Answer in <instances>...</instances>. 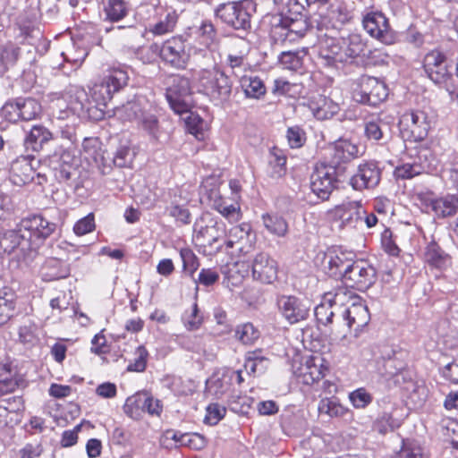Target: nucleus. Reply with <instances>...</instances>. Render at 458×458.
Listing matches in <instances>:
<instances>
[{
	"label": "nucleus",
	"mask_w": 458,
	"mask_h": 458,
	"mask_svg": "<svg viewBox=\"0 0 458 458\" xmlns=\"http://www.w3.org/2000/svg\"><path fill=\"white\" fill-rule=\"evenodd\" d=\"M194 80L199 92L215 105H223L232 95L233 82L229 76L217 66L198 71Z\"/></svg>",
	"instance_id": "f257e3e1"
},
{
	"label": "nucleus",
	"mask_w": 458,
	"mask_h": 458,
	"mask_svg": "<svg viewBox=\"0 0 458 458\" xmlns=\"http://www.w3.org/2000/svg\"><path fill=\"white\" fill-rule=\"evenodd\" d=\"M165 98L170 107L175 114H187L184 118L189 126L191 133L197 132V126H191V120L201 122L198 116L192 117L191 109L192 107L191 89L190 80L184 76L174 75L171 78V82L166 89Z\"/></svg>",
	"instance_id": "f03ea898"
},
{
	"label": "nucleus",
	"mask_w": 458,
	"mask_h": 458,
	"mask_svg": "<svg viewBox=\"0 0 458 458\" xmlns=\"http://www.w3.org/2000/svg\"><path fill=\"white\" fill-rule=\"evenodd\" d=\"M256 12L252 0H241L219 4L215 15L223 23L236 30L247 31L251 28V17Z\"/></svg>",
	"instance_id": "7ed1b4c3"
},
{
	"label": "nucleus",
	"mask_w": 458,
	"mask_h": 458,
	"mask_svg": "<svg viewBox=\"0 0 458 458\" xmlns=\"http://www.w3.org/2000/svg\"><path fill=\"white\" fill-rule=\"evenodd\" d=\"M200 199L206 201L230 222L241 218L240 205L231 199L224 198L219 191L218 181L216 178L206 179L200 186Z\"/></svg>",
	"instance_id": "20e7f679"
},
{
	"label": "nucleus",
	"mask_w": 458,
	"mask_h": 458,
	"mask_svg": "<svg viewBox=\"0 0 458 458\" xmlns=\"http://www.w3.org/2000/svg\"><path fill=\"white\" fill-rule=\"evenodd\" d=\"M434 124V114L424 109H411L399 120L403 136L414 142L424 140Z\"/></svg>",
	"instance_id": "39448f33"
},
{
	"label": "nucleus",
	"mask_w": 458,
	"mask_h": 458,
	"mask_svg": "<svg viewBox=\"0 0 458 458\" xmlns=\"http://www.w3.org/2000/svg\"><path fill=\"white\" fill-rule=\"evenodd\" d=\"M311 22L312 18L308 21L305 16H274L271 36L276 42H293L302 38L309 30L316 29Z\"/></svg>",
	"instance_id": "423d86ee"
},
{
	"label": "nucleus",
	"mask_w": 458,
	"mask_h": 458,
	"mask_svg": "<svg viewBox=\"0 0 458 458\" xmlns=\"http://www.w3.org/2000/svg\"><path fill=\"white\" fill-rule=\"evenodd\" d=\"M82 148L87 157L91 158L98 167H110L111 162L117 167L129 166L134 157V153L128 146H121L117 148L114 157L110 158L105 156V151L100 147V142L96 138L85 139Z\"/></svg>",
	"instance_id": "0eeeda50"
},
{
	"label": "nucleus",
	"mask_w": 458,
	"mask_h": 458,
	"mask_svg": "<svg viewBox=\"0 0 458 458\" xmlns=\"http://www.w3.org/2000/svg\"><path fill=\"white\" fill-rule=\"evenodd\" d=\"M351 294L345 288H338L335 293H327L323 301L314 309V314L318 324L325 327L342 325V307L345 301H349Z\"/></svg>",
	"instance_id": "6e6552de"
},
{
	"label": "nucleus",
	"mask_w": 458,
	"mask_h": 458,
	"mask_svg": "<svg viewBox=\"0 0 458 458\" xmlns=\"http://www.w3.org/2000/svg\"><path fill=\"white\" fill-rule=\"evenodd\" d=\"M352 94L357 103L377 106L386 99L388 89L377 78L362 75L354 81Z\"/></svg>",
	"instance_id": "1a4fd4ad"
},
{
	"label": "nucleus",
	"mask_w": 458,
	"mask_h": 458,
	"mask_svg": "<svg viewBox=\"0 0 458 458\" xmlns=\"http://www.w3.org/2000/svg\"><path fill=\"white\" fill-rule=\"evenodd\" d=\"M38 249V242L30 238L29 232L23 231L21 222L16 229L7 231L0 237V250L5 253L17 251L23 259H30Z\"/></svg>",
	"instance_id": "9d476101"
},
{
	"label": "nucleus",
	"mask_w": 458,
	"mask_h": 458,
	"mask_svg": "<svg viewBox=\"0 0 458 458\" xmlns=\"http://www.w3.org/2000/svg\"><path fill=\"white\" fill-rule=\"evenodd\" d=\"M351 19L350 12L342 4H333L324 13L312 16L311 25L318 32L338 33Z\"/></svg>",
	"instance_id": "9b49d317"
},
{
	"label": "nucleus",
	"mask_w": 458,
	"mask_h": 458,
	"mask_svg": "<svg viewBox=\"0 0 458 458\" xmlns=\"http://www.w3.org/2000/svg\"><path fill=\"white\" fill-rule=\"evenodd\" d=\"M276 305L282 317L291 325L306 320L311 310L310 300L294 295L278 296Z\"/></svg>",
	"instance_id": "f8f14e48"
},
{
	"label": "nucleus",
	"mask_w": 458,
	"mask_h": 458,
	"mask_svg": "<svg viewBox=\"0 0 458 458\" xmlns=\"http://www.w3.org/2000/svg\"><path fill=\"white\" fill-rule=\"evenodd\" d=\"M123 411L130 418L139 420L147 412L151 416H160L163 411L161 401L155 399L148 392H138L128 397Z\"/></svg>",
	"instance_id": "ddd939ff"
},
{
	"label": "nucleus",
	"mask_w": 458,
	"mask_h": 458,
	"mask_svg": "<svg viewBox=\"0 0 458 458\" xmlns=\"http://www.w3.org/2000/svg\"><path fill=\"white\" fill-rule=\"evenodd\" d=\"M423 68L428 77L436 84L443 85L449 89L448 81L452 78V66L444 53L439 50H432L428 53L423 60Z\"/></svg>",
	"instance_id": "4468645a"
},
{
	"label": "nucleus",
	"mask_w": 458,
	"mask_h": 458,
	"mask_svg": "<svg viewBox=\"0 0 458 458\" xmlns=\"http://www.w3.org/2000/svg\"><path fill=\"white\" fill-rule=\"evenodd\" d=\"M337 33L318 32V59L320 64L326 67H338V64H344L343 46L340 38H336Z\"/></svg>",
	"instance_id": "2eb2a0df"
},
{
	"label": "nucleus",
	"mask_w": 458,
	"mask_h": 458,
	"mask_svg": "<svg viewBox=\"0 0 458 458\" xmlns=\"http://www.w3.org/2000/svg\"><path fill=\"white\" fill-rule=\"evenodd\" d=\"M340 174L333 165L326 163L318 164L310 176L312 191L320 199H327L337 183Z\"/></svg>",
	"instance_id": "dca6fc26"
},
{
	"label": "nucleus",
	"mask_w": 458,
	"mask_h": 458,
	"mask_svg": "<svg viewBox=\"0 0 458 458\" xmlns=\"http://www.w3.org/2000/svg\"><path fill=\"white\" fill-rule=\"evenodd\" d=\"M342 280L347 286L364 292L375 283L376 270L362 260H354Z\"/></svg>",
	"instance_id": "f3484780"
},
{
	"label": "nucleus",
	"mask_w": 458,
	"mask_h": 458,
	"mask_svg": "<svg viewBox=\"0 0 458 458\" xmlns=\"http://www.w3.org/2000/svg\"><path fill=\"white\" fill-rule=\"evenodd\" d=\"M350 300H352L351 297ZM370 320V314L368 307L357 298L347 308L342 307V324L348 330H353L355 336L368 326Z\"/></svg>",
	"instance_id": "a211bd4d"
},
{
	"label": "nucleus",
	"mask_w": 458,
	"mask_h": 458,
	"mask_svg": "<svg viewBox=\"0 0 458 458\" xmlns=\"http://www.w3.org/2000/svg\"><path fill=\"white\" fill-rule=\"evenodd\" d=\"M160 58L174 68H185L190 58L185 41L180 37H174L165 41L160 46Z\"/></svg>",
	"instance_id": "6ab92c4d"
},
{
	"label": "nucleus",
	"mask_w": 458,
	"mask_h": 458,
	"mask_svg": "<svg viewBox=\"0 0 458 458\" xmlns=\"http://www.w3.org/2000/svg\"><path fill=\"white\" fill-rule=\"evenodd\" d=\"M365 30L384 44L394 42L395 35L391 30L387 18L380 12L368 13L362 20Z\"/></svg>",
	"instance_id": "aec40b11"
},
{
	"label": "nucleus",
	"mask_w": 458,
	"mask_h": 458,
	"mask_svg": "<svg viewBox=\"0 0 458 458\" xmlns=\"http://www.w3.org/2000/svg\"><path fill=\"white\" fill-rule=\"evenodd\" d=\"M194 233L196 241L204 247H210L211 251L218 252L222 250V244L218 242L223 238L224 228L213 220L206 225H203V218L197 220L194 224Z\"/></svg>",
	"instance_id": "412c9836"
},
{
	"label": "nucleus",
	"mask_w": 458,
	"mask_h": 458,
	"mask_svg": "<svg viewBox=\"0 0 458 458\" xmlns=\"http://www.w3.org/2000/svg\"><path fill=\"white\" fill-rule=\"evenodd\" d=\"M380 180L381 170L377 164L367 161L358 166L357 172L350 179V184L354 190L362 191L375 188Z\"/></svg>",
	"instance_id": "4be33fe9"
},
{
	"label": "nucleus",
	"mask_w": 458,
	"mask_h": 458,
	"mask_svg": "<svg viewBox=\"0 0 458 458\" xmlns=\"http://www.w3.org/2000/svg\"><path fill=\"white\" fill-rule=\"evenodd\" d=\"M328 165H333L339 173L344 172L342 165L347 164L360 156L359 147L347 140H340L329 148Z\"/></svg>",
	"instance_id": "5701e85b"
},
{
	"label": "nucleus",
	"mask_w": 458,
	"mask_h": 458,
	"mask_svg": "<svg viewBox=\"0 0 458 458\" xmlns=\"http://www.w3.org/2000/svg\"><path fill=\"white\" fill-rule=\"evenodd\" d=\"M250 264L252 277L263 284H271L277 277L276 262L267 253L259 252L252 259Z\"/></svg>",
	"instance_id": "b1692460"
},
{
	"label": "nucleus",
	"mask_w": 458,
	"mask_h": 458,
	"mask_svg": "<svg viewBox=\"0 0 458 458\" xmlns=\"http://www.w3.org/2000/svg\"><path fill=\"white\" fill-rule=\"evenodd\" d=\"M355 254L352 251L334 249L325 255L327 274L334 277H343L354 261Z\"/></svg>",
	"instance_id": "393cba45"
},
{
	"label": "nucleus",
	"mask_w": 458,
	"mask_h": 458,
	"mask_svg": "<svg viewBox=\"0 0 458 458\" xmlns=\"http://www.w3.org/2000/svg\"><path fill=\"white\" fill-rule=\"evenodd\" d=\"M23 231L30 233V238L38 246L48 238L55 230L56 224L47 220L40 215H34L21 220Z\"/></svg>",
	"instance_id": "a878e982"
},
{
	"label": "nucleus",
	"mask_w": 458,
	"mask_h": 458,
	"mask_svg": "<svg viewBox=\"0 0 458 458\" xmlns=\"http://www.w3.org/2000/svg\"><path fill=\"white\" fill-rule=\"evenodd\" d=\"M50 165L55 172L57 180H70L76 170L74 151L68 148L56 150L50 157Z\"/></svg>",
	"instance_id": "bb28decb"
},
{
	"label": "nucleus",
	"mask_w": 458,
	"mask_h": 458,
	"mask_svg": "<svg viewBox=\"0 0 458 458\" xmlns=\"http://www.w3.org/2000/svg\"><path fill=\"white\" fill-rule=\"evenodd\" d=\"M327 369L324 358L320 354H313L301 365L298 377L303 384L312 385L321 379Z\"/></svg>",
	"instance_id": "cd10ccee"
},
{
	"label": "nucleus",
	"mask_w": 458,
	"mask_h": 458,
	"mask_svg": "<svg viewBox=\"0 0 458 458\" xmlns=\"http://www.w3.org/2000/svg\"><path fill=\"white\" fill-rule=\"evenodd\" d=\"M33 155H21L11 164L10 172L15 184H25L33 179L36 169Z\"/></svg>",
	"instance_id": "c85d7f7f"
},
{
	"label": "nucleus",
	"mask_w": 458,
	"mask_h": 458,
	"mask_svg": "<svg viewBox=\"0 0 458 458\" xmlns=\"http://www.w3.org/2000/svg\"><path fill=\"white\" fill-rule=\"evenodd\" d=\"M335 216L344 226L356 228L363 221L366 210L360 201H346L335 208Z\"/></svg>",
	"instance_id": "c756f323"
},
{
	"label": "nucleus",
	"mask_w": 458,
	"mask_h": 458,
	"mask_svg": "<svg viewBox=\"0 0 458 458\" xmlns=\"http://www.w3.org/2000/svg\"><path fill=\"white\" fill-rule=\"evenodd\" d=\"M250 264L239 260L224 266L221 272L224 276L223 284L233 290V287L240 285L243 278L249 275Z\"/></svg>",
	"instance_id": "7c9ffc66"
},
{
	"label": "nucleus",
	"mask_w": 458,
	"mask_h": 458,
	"mask_svg": "<svg viewBox=\"0 0 458 458\" xmlns=\"http://www.w3.org/2000/svg\"><path fill=\"white\" fill-rule=\"evenodd\" d=\"M309 107L318 120L330 119L340 110L337 103L321 95L314 98L310 102Z\"/></svg>",
	"instance_id": "2f4dec72"
},
{
	"label": "nucleus",
	"mask_w": 458,
	"mask_h": 458,
	"mask_svg": "<svg viewBox=\"0 0 458 458\" xmlns=\"http://www.w3.org/2000/svg\"><path fill=\"white\" fill-rule=\"evenodd\" d=\"M68 106L78 114H84L89 110V101L86 90L76 85H70L65 92Z\"/></svg>",
	"instance_id": "473e14b6"
},
{
	"label": "nucleus",
	"mask_w": 458,
	"mask_h": 458,
	"mask_svg": "<svg viewBox=\"0 0 458 458\" xmlns=\"http://www.w3.org/2000/svg\"><path fill=\"white\" fill-rule=\"evenodd\" d=\"M51 139L52 133L47 128L43 125H34L24 139V147L27 151L38 152Z\"/></svg>",
	"instance_id": "72a5a7b5"
},
{
	"label": "nucleus",
	"mask_w": 458,
	"mask_h": 458,
	"mask_svg": "<svg viewBox=\"0 0 458 458\" xmlns=\"http://www.w3.org/2000/svg\"><path fill=\"white\" fill-rule=\"evenodd\" d=\"M138 126L148 135L151 140L154 141H158L164 134V130L160 125L158 118L150 111L144 110L140 113Z\"/></svg>",
	"instance_id": "f704fd0d"
},
{
	"label": "nucleus",
	"mask_w": 458,
	"mask_h": 458,
	"mask_svg": "<svg viewBox=\"0 0 458 458\" xmlns=\"http://www.w3.org/2000/svg\"><path fill=\"white\" fill-rule=\"evenodd\" d=\"M251 227L249 224L242 223L239 225L232 227L229 231L228 238L225 242L227 248H233L237 246L239 251L248 252L245 250L243 242H251L250 239Z\"/></svg>",
	"instance_id": "c9c22d12"
},
{
	"label": "nucleus",
	"mask_w": 458,
	"mask_h": 458,
	"mask_svg": "<svg viewBox=\"0 0 458 458\" xmlns=\"http://www.w3.org/2000/svg\"><path fill=\"white\" fill-rule=\"evenodd\" d=\"M344 64L352 63L353 59L364 53L366 44L359 34H350L347 38H341Z\"/></svg>",
	"instance_id": "e433bc0d"
},
{
	"label": "nucleus",
	"mask_w": 458,
	"mask_h": 458,
	"mask_svg": "<svg viewBox=\"0 0 458 458\" xmlns=\"http://www.w3.org/2000/svg\"><path fill=\"white\" fill-rule=\"evenodd\" d=\"M390 131L389 124L380 117L373 118L365 123V136L370 140H387L390 138Z\"/></svg>",
	"instance_id": "4c0bfd02"
},
{
	"label": "nucleus",
	"mask_w": 458,
	"mask_h": 458,
	"mask_svg": "<svg viewBox=\"0 0 458 458\" xmlns=\"http://www.w3.org/2000/svg\"><path fill=\"white\" fill-rule=\"evenodd\" d=\"M70 275L68 265L57 259H47L42 267V276L46 281L59 280Z\"/></svg>",
	"instance_id": "58836bf2"
},
{
	"label": "nucleus",
	"mask_w": 458,
	"mask_h": 458,
	"mask_svg": "<svg viewBox=\"0 0 458 458\" xmlns=\"http://www.w3.org/2000/svg\"><path fill=\"white\" fill-rule=\"evenodd\" d=\"M431 207L438 217L452 216L458 212V195H446L434 199Z\"/></svg>",
	"instance_id": "ea45409f"
},
{
	"label": "nucleus",
	"mask_w": 458,
	"mask_h": 458,
	"mask_svg": "<svg viewBox=\"0 0 458 458\" xmlns=\"http://www.w3.org/2000/svg\"><path fill=\"white\" fill-rule=\"evenodd\" d=\"M177 21L178 15L175 11L167 10L160 15L157 22L149 26V31L157 36L173 32Z\"/></svg>",
	"instance_id": "a19ab883"
},
{
	"label": "nucleus",
	"mask_w": 458,
	"mask_h": 458,
	"mask_svg": "<svg viewBox=\"0 0 458 458\" xmlns=\"http://www.w3.org/2000/svg\"><path fill=\"white\" fill-rule=\"evenodd\" d=\"M262 222L267 232L275 236L284 237L288 233L287 221L278 214H263Z\"/></svg>",
	"instance_id": "79ce46f5"
},
{
	"label": "nucleus",
	"mask_w": 458,
	"mask_h": 458,
	"mask_svg": "<svg viewBox=\"0 0 458 458\" xmlns=\"http://www.w3.org/2000/svg\"><path fill=\"white\" fill-rule=\"evenodd\" d=\"M16 293L10 287L0 289V316L7 323L13 316L16 307Z\"/></svg>",
	"instance_id": "37998d69"
},
{
	"label": "nucleus",
	"mask_w": 458,
	"mask_h": 458,
	"mask_svg": "<svg viewBox=\"0 0 458 458\" xmlns=\"http://www.w3.org/2000/svg\"><path fill=\"white\" fill-rule=\"evenodd\" d=\"M240 86L247 98H259L266 93L263 81L257 76H242Z\"/></svg>",
	"instance_id": "c03bdc74"
},
{
	"label": "nucleus",
	"mask_w": 458,
	"mask_h": 458,
	"mask_svg": "<svg viewBox=\"0 0 458 458\" xmlns=\"http://www.w3.org/2000/svg\"><path fill=\"white\" fill-rule=\"evenodd\" d=\"M259 336V330L250 322L240 324L234 329L235 339L244 345L254 344Z\"/></svg>",
	"instance_id": "a18cd8bd"
},
{
	"label": "nucleus",
	"mask_w": 458,
	"mask_h": 458,
	"mask_svg": "<svg viewBox=\"0 0 458 458\" xmlns=\"http://www.w3.org/2000/svg\"><path fill=\"white\" fill-rule=\"evenodd\" d=\"M425 260L429 265L441 268L446 265L448 255L432 240L426 247Z\"/></svg>",
	"instance_id": "49530a36"
},
{
	"label": "nucleus",
	"mask_w": 458,
	"mask_h": 458,
	"mask_svg": "<svg viewBox=\"0 0 458 458\" xmlns=\"http://www.w3.org/2000/svg\"><path fill=\"white\" fill-rule=\"evenodd\" d=\"M398 427L399 423L394 419L392 412L386 411L379 413L372 424V429L381 435L394 431Z\"/></svg>",
	"instance_id": "de8ad7c7"
},
{
	"label": "nucleus",
	"mask_w": 458,
	"mask_h": 458,
	"mask_svg": "<svg viewBox=\"0 0 458 458\" xmlns=\"http://www.w3.org/2000/svg\"><path fill=\"white\" fill-rule=\"evenodd\" d=\"M20 120L30 121L41 112L40 104L34 98H18Z\"/></svg>",
	"instance_id": "09e8293b"
},
{
	"label": "nucleus",
	"mask_w": 458,
	"mask_h": 458,
	"mask_svg": "<svg viewBox=\"0 0 458 458\" xmlns=\"http://www.w3.org/2000/svg\"><path fill=\"white\" fill-rule=\"evenodd\" d=\"M105 81L108 84L109 89L114 93L118 92L121 89L127 85L129 76L127 72L122 69H114L109 72L104 78Z\"/></svg>",
	"instance_id": "8fccbe9b"
},
{
	"label": "nucleus",
	"mask_w": 458,
	"mask_h": 458,
	"mask_svg": "<svg viewBox=\"0 0 458 458\" xmlns=\"http://www.w3.org/2000/svg\"><path fill=\"white\" fill-rule=\"evenodd\" d=\"M425 167L417 163L403 164L395 167L394 175L398 180H408L425 173Z\"/></svg>",
	"instance_id": "3c124183"
},
{
	"label": "nucleus",
	"mask_w": 458,
	"mask_h": 458,
	"mask_svg": "<svg viewBox=\"0 0 458 458\" xmlns=\"http://www.w3.org/2000/svg\"><path fill=\"white\" fill-rule=\"evenodd\" d=\"M260 350L249 352L245 355L244 368L249 373H256L259 369L264 370L267 360L260 356Z\"/></svg>",
	"instance_id": "603ef678"
},
{
	"label": "nucleus",
	"mask_w": 458,
	"mask_h": 458,
	"mask_svg": "<svg viewBox=\"0 0 458 458\" xmlns=\"http://www.w3.org/2000/svg\"><path fill=\"white\" fill-rule=\"evenodd\" d=\"M113 96L114 92L109 89L104 79L92 88V98L98 105L106 106Z\"/></svg>",
	"instance_id": "864d4df0"
},
{
	"label": "nucleus",
	"mask_w": 458,
	"mask_h": 458,
	"mask_svg": "<svg viewBox=\"0 0 458 458\" xmlns=\"http://www.w3.org/2000/svg\"><path fill=\"white\" fill-rule=\"evenodd\" d=\"M144 110L141 108L140 105L136 101L128 102L126 105H123L122 107H119L115 111V114L118 115L121 119L132 121H139V116H140V113Z\"/></svg>",
	"instance_id": "5fc2aeb1"
},
{
	"label": "nucleus",
	"mask_w": 458,
	"mask_h": 458,
	"mask_svg": "<svg viewBox=\"0 0 458 458\" xmlns=\"http://www.w3.org/2000/svg\"><path fill=\"white\" fill-rule=\"evenodd\" d=\"M268 165L270 167V175L275 178H279L285 174L286 157L280 151L273 152L271 153Z\"/></svg>",
	"instance_id": "6e6d98bb"
},
{
	"label": "nucleus",
	"mask_w": 458,
	"mask_h": 458,
	"mask_svg": "<svg viewBox=\"0 0 458 458\" xmlns=\"http://www.w3.org/2000/svg\"><path fill=\"white\" fill-rule=\"evenodd\" d=\"M107 18L112 21L123 19L127 13V8L123 0H109L105 8Z\"/></svg>",
	"instance_id": "4d7b16f0"
},
{
	"label": "nucleus",
	"mask_w": 458,
	"mask_h": 458,
	"mask_svg": "<svg viewBox=\"0 0 458 458\" xmlns=\"http://www.w3.org/2000/svg\"><path fill=\"white\" fill-rule=\"evenodd\" d=\"M19 54L20 48L15 44L8 42L0 47V61L7 68L16 63Z\"/></svg>",
	"instance_id": "13d9d810"
},
{
	"label": "nucleus",
	"mask_w": 458,
	"mask_h": 458,
	"mask_svg": "<svg viewBox=\"0 0 458 458\" xmlns=\"http://www.w3.org/2000/svg\"><path fill=\"white\" fill-rule=\"evenodd\" d=\"M349 399L354 408L364 409L372 403L373 396L365 388L360 387L351 392Z\"/></svg>",
	"instance_id": "bf43d9fd"
},
{
	"label": "nucleus",
	"mask_w": 458,
	"mask_h": 458,
	"mask_svg": "<svg viewBox=\"0 0 458 458\" xmlns=\"http://www.w3.org/2000/svg\"><path fill=\"white\" fill-rule=\"evenodd\" d=\"M318 411L330 417H340L344 414V408L335 400L325 398L320 400L318 403Z\"/></svg>",
	"instance_id": "052dcab7"
},
{
	"label": "nucleus",
	"mask_w": 458,
	"mask_h": 458,
	"mask_svg": "<svg viewBox=\"0 0 458 458\" xmlns=\"http://www.w3.org/2000/svg\"><path fill=\"white\" fill-rule=\"evenodd\" d=\"M137 58L144 64H152L160 57V46L157 43L140 47L136 52Z\"/></svg>",
	"instance_id": "680f3d73"
},
{
	"label": "nucleus",
	"mask_w": 458,
	"mask_h": 458,
	"mask_svg": "<svg viewBox=\"0 0 458 458\" xmlns=\"http://www.w3.org/2000/svg\"><path fill=\"white\" fill-rule=\"evenodd\" d=\"M204 422L210 426L216 425L225 415L226 409L218 403H210L206 409Z\"/></svg>",
	"instance_id": "e2e57ef3"
},
{
	"label": "nucleus",
	"mask_w": 458,
	"mask_h": 458,
	"mask_svg": "<svg viewBox=\"0 0 458 458\" xmlns=\"http://www.w3.org/2000/svg\"><path fill=\"white\" fill-rule=\"evenodd\" d=\"M182 320L185 327L190 331L197 330L199 328L203 318L199 314V310L196 302L192 305L191 310L189 313L185 312L182 317Z\"/></svg>",
	"instance_id": "0e129e2a"
},
{
	"label": "nucleus",
	"mask_w": 458,
	"mask_h": 458,
	"mask_svg": "<svg viewBox=\"0 0 458 458\" xmlns=\"http://www.w3.org/2000/svg\"><path fill=\"white\" fill-rule=\"evenodd\" d=\"M279 61L283 67L288 70L297 71L302 66V59L298 52H283Z\"/></svg>",
	"instance_id": "69168bd1"
},
{
	"label": "nucleus",
	"mask_w": 458,
	"mask_h": 458,
	"mask_svg": "<svg viewBox=\"0 0 458 458\" xmlns=\"http://www.w3.org/2000/svg\"><path fill=\"white\" fill-rule=\"evenodd\" d=\"M18 98L6 102L0 109V115L5 121L16 123L20 120Z\"/></svg>",
	"instance_id": "338daca9"
},
{
	"label": "nucleus",
	"mask_w": 458,
	"mask_h": 458,
	"mask_svg": "<svg viewBox=\"0 0 458 458\" xmlns=\"http://www.w3.org/2000/svg\"><path fill=\"white\" fill-rule=\"evenodd\" d=\"M399 458H423L421 447L413 441H403Z\"/></svg>",
	"instance_id": "774afa93"
}]
</instances>
